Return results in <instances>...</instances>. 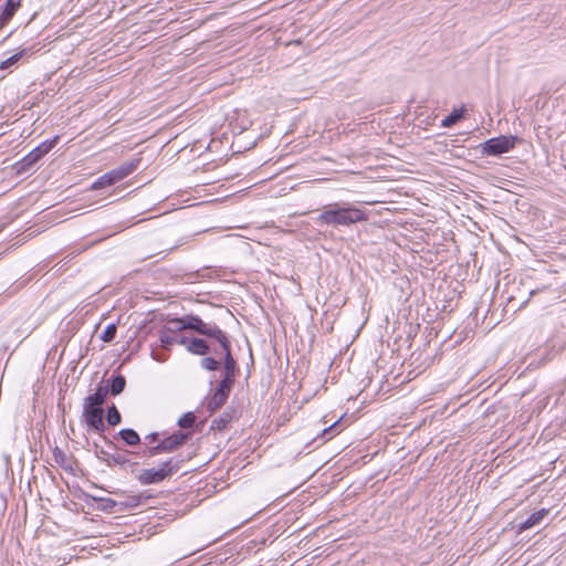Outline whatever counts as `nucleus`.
<instances>
[{
  "label": "nucleus",
  "instance_id": "nucleus-35",
  "mask_svg": "<svg viewBox=\"0 0 566 566\" xmlns=\"http://www.w3.org/2000/svg\"><path fill=\"white\" fill-rule=\"evenodd\" d=\"M535 293H536V291H535V290H533V291H531L530 295L532 296V295H534Z\"/></svg>",
  "mask_w": 566,
  "mask_h": 566
},
{
  "label": "nucleus",
  "instance_id": "nucleus-33",
  "mask_svg": "<svg viewBox=\"0 0 566 566\" xmlns=\"http://www.w3.org/2000/svg\"><path fill=\"white\" fill-rule=\"evenodd\" d=\"M220 310H222L227 315H231L229 310H224L222 306L220 307Z\"/></svg>",
  "mask_w": 566,
  "mask_h": 566
},
{
  "label": "nucleus",
  "instance_id": "nucleus-7",
  "mask_svg": "<svg viewBox=\"0 0 566 566\" xmlns=\"http://www.w3.org/2000/svg\"><path fill=\"white\" fill-rule=\"evenodd\" d=\"M184 462L180 458H170L161 463L158 469H145L138 475L137 480L143 485L157 484L170 478L180 470Z\"/></svg>",
  "mask_w": 566,
  "mask_h": 566
},
{
  "label": "nucleus",
  "instance_id": "nucleus-10",
  "mask_svg": "<svg viewBox=\"0 0 566 566\" xmlns=\"http://www.w3.org/2000/svg\"><path fill=\"white\" fill-rule=\"evenodd\" d=\"M521 138L516 135H500L481 143L476 148L483 156H501L511 151Z\"/></svg>",
  "mask_w": 566,
  "mask_h": 566
},
{
  "label": "nucleus",
  "instance_id": "nucleus-31",
  "mask_svg": "<svg viewBox=\"0 0 566 566\" xmlns=\"http://www.w3.org/2000/svg\"><path fill=\"white\" fill-rule=\"evenodd\" d=\"M532 346H535V350H539V349L542 348V347H541V345H538V343H537V342H534V343L532 344Z\"/></svg>",
  "mask_w": 566,
  "mask_h": 566
},
{
  "label": "nucleus",
  "instance_id": "nucleus-12",
  "mask_svg": "<svg viewBox=\"0 0 566 566\" xmlns=\"http://www.w3.org/2000/svg\"><path fill=\"white\" fill-rule=\"evenodd\" d=\"M22 0H6L0 6V30H2L20 9Z\"/></svg>",
  "mask_w": 566,
  "mask_h": 566
},
{
  "label": "nucleus",
  "instance_id": "nucleus-28",
  "mask_svg": "<svg viewBox=\"0 0 566 566\" xmlns=\"http://www.w3.org/2000/svg\"><path fill=\"white\" fill-rule=\"evenodd\" d=\"M355 358H360V356L350 355L348 358V369L349 370H352L356 365Z\"/></svg>",
  "mask_w": 566,
  "mask_h": 566
},
{
  "label": "nucleus",
  "instance_id": "nucleus-18",
  "mask_svg": "<svg viewBox=\"0 0 566 566\" xmlns=\"http://www.w3.org/2000/svg\"><path fill=\"white\" fill-rule=\"evenodd\" d=\"M117 436L129 447H135L140 443V437L134 429H122L118 431Z\"/></svg>",
  "mask_w": 566,
  "mask_h": 566
},
{
  "label": "nucleus",
  "instance_id": "nucleus-23",
  "mask_svg": "<svg viewBox=\"0 0 566 566\" xmlns=\"http://www.w3.org/2000/svg\"><path fill=\"white\" fill-rule=\"evenodd\" d=\"M195 422H196V416L193 412L189 411V412L184 413L179 418L178 426L181 429H191L193 427Z\"/></svg>",
  "mask_w": 566,
  "mask_h": 566
},
{
  "label": "nucleus",
  "instance_id": "nucleus-29",
  "mask_svg": "<svg viewBox=\"0 0 566 566\" xmlns=\"http://www.w3.org/2000/svg\"><path fill=\"white\" fill-rule=\"evenodd\" d=\"M64 458V452L60 449H55L54 451V459L56 462H60V460H62Z\"/></svg>",
  "mask_w": 566,
  "mask_h": 566
},
{
  "label": "nucleus",
  "instance_id": "nucleus-25",
  "mask_svg": "<svg viewBox=\"0 0 566 566\" xmlns=\"http://www.w3.org/2000/svg\"><path fill=\"white\" fill-rule=\"evenodd\" d=\"M98 501L102 503V510L107 512H113L114 507L117 505L116 501H114L113 499L102 497Z\"/></svg>",
  "mask_w": 566,
  "mask_h": 566
},
{
  "label": "nucleus",
  "instance_id": "nucleus-17",
  "mask_svg": "<svg viewBox=\"0 0 566 566\" xmlns=\"http://www.w3.org/2000/svg\"><path fill=\"white\" fill-rule=\"evenodd\" d=\"M467 113V109L464 106L461 108H454L448 116H446L441 122V127H452L457 123H459L461 119L464 118Z\"/></svg>",
  "mask_w": 566,
  "mask_h": 566
},
{
  "label": "nucleus",
  "instance_id": "nucleus-5",
  "mask_svg": "<svg viewBox=\"0 0 566 566\" xmlns=\"http://www.w3.org/2000/svg\"><path fill=\"white\" fill-rule=\"evenodd\" d=\"M238 373L237 361L233 356H224L222 379L219 381L213 395L207 401V410L212 413L220 409L227 401Z\"/></svg>",
  "mask_w": 566,
  "mask_h": 566
},
{
  "label": "nucleus",
  "instance_id": "nucleus-16",
  "mask_svg": "<svg viewBox=\"0 0 566 566\" xmlns=\"http://www.w3.org/2000/svg\"><path fill=\"white\" fill-rule=\"evenodd\" d=\"M234 417V410L231 408L226 409L218 418L213 419L211 430L223 431Z\"/></svg>",
  "mask_w": 566,
  "mask_h": 566
},
{
  "label": "nucleus",
  "instance_id": "nucleus-2",
  "mask_svg": "<svg viewBox=\"0 0 566 566\" xmlns=\"http://www.w3.org/2000/svg\"><path fill=\"white\" fill-rule=\"evenodd\" d=\"M369 218L367 210L347 201L325 205L314 221L319 226H328L333 229L350 228L356 223L365 222Z\"/></svg>",
  "mask_w": 566,
  "mask_h": 566
},
{
  "label": "nucleus",
  "instance_id": "nucleus-32",
  "mask_svg": "<svg viewBox=\"0 0 566 566\" xmlns=\"http://www.w3.org/2000/svg\"><path fill=\"white\" fill-rule=\"evenodd\" d=\"M53 350H54V354H56V352H57V347H54L53 349H50V350L48 352V355H51Z\"/></svg>",
  "mask_w": 566,
  "mask_h": 566
},
{
  "label": "nucleus",
  "instance_id": "nucleus-21",
  "mask_svg": "<svg viewBox=\"0 0 566 566\" xmlns=\"http://www.w3.org/2000/svg\"><path fill=\"white\" fill-rule=\"evenodd\" d=\"M223 363L214 359L212 356H206L202 361H201V366L208 370H220L221 375L220 377L222 378V367H223Z\"/></svg>",
  "mask_w": 566,
  "mask_h": 566
},
{
  "label": "nucleus",
  "instance_id": "nucleus-4",
  "mask_svg": "<svg viewBox=\"0 0 566 566\" xmlns=\"http://www.w3.org/2000/svg\"><path fill=\"white\" fill-rule=\"evenodd\" d=\"M186 314L179 317L169 318L159 334V343L163 349L171 350L176 346L184 347L192 354L195 347L191 346L192 333L188 328L180 327Z\"/></svg>",
  "mask_w": 566,
  "mask_h": 566
},
{
  "label": "nucleus",
  "instance_id": "nucleus-3",
  "mask_svg": "<svg viewBox=\"0 0 566 566\" xmlns=\"http://www.w3.org/2000/svg\"><path fill=\"white\" fill-rule=\"evenodd\" d=\"M108 394V388L104 386H99L94 394L88 395L83 405V420L87 426L88 432H96L102 436L105 443L112 448L117 449V447L112 442L104 432L106 430V424L104 422V403L106 401Z\"/></svg>",
  "mask_w": 566,
  "mask_h": 566
},
{
  "label": "nucleus",
  "instance_id": "nucleus-14",
  "mask_svg": "<svg viewBox=\"0 0 566 566\" xmlns=\"http://www.w3.org/2000/svg\"><path fill=\"white\" fill-rule=\"evenodd\" d=\"M542 354H560L566 350V342L560 336L545 339Z\"/></svg>",
  "mask_w": 566,
  "mask_h": 566
},
{
  "label": "nucleus",
  "instance_id": "nucleus-1",
  "mask_svg": "<svg viewBox=\"0 0 566 566\" xmlns=\"http://www.w3.org/2000/svg\"><path fill=\"white\" fill-rule=\"evenodd\" d=\"M180 327L192 333V354H232L231 337L216 322L205 321L198 314H186Z\"/></svg>",
  "mask_w": 566,
  "mask_h": 566
},
{
  "label": "nucleus",
  "instance_id": "nucleus-37",
  "mask_svg": "<svg viewBox=\"0 0 566 566\" xmlns=\"http://www.w3.org/2000/svg\"><path fill=\"white\" fill-rule=\"evenodd\" d=\"M253 355H250L251 363L253 364Z\"/></svg>",
  "mask_w": 566,
  "mask_h": 566
},
{
  "label": "nucleus",
  "instance_id": "nucleus-30",
  "mask_svg": "<svg viewBox=\"0 0 566 566\" xmlns=\"http://www.w3.org/2000/svg\"><path fill=\"white\" fill-rule=\"evenodd\" d=\"M151 357H153L154 359H156L157 361H160V363L165 361V359H163V357H164V356H157V355H154V356H151Z\"/></svg>",
  "mask_w": 566,
  "mask_h": 566
},
{
  "label": "nucleus",
  "instance_id": "nucleus-15",
  "mask_svg": "<svg viewBox=\"0 0 566 566\" xmlns=\"http://www.w3.org/2000/svg\"><path fill=\"white\" fill-rule=\"evenodd\" d=\"M547 514L548 510L546 509H541L539 511L534 512L523 523L518 525V532H524L538 525Z\"/></svg>",
  "mask_w": 566,
  "mask_h": 566
},
{
  "label": "nucleus",
  "instance_id": "nucleus-8",
  "mask_svg": "<svg viewBox=\"0 0 566 566\" xmlns=\"http://www.w3.org/2000/svg\"><path fill=\"white\" fill-rule=\"evenodd\" d=\"M140 161V157L133 158L132 160L120 165L119 167L112 169L111 171H107L93 182L92 189L101 190L119 182L120 180L125 179L127 176L133 174L139 167Z\"/></svg>",
  "mask_w": 566,
  "mask_h": 566
},
{
  "label": "nucleus",
  "instance_id": "nucleus-19",
  "mask_svg": "<svg viewBox=\"0 0 566 566\" xmlns=\"http://www.w3.org/2000/svg\"><path fill=\"white\" fill-rule=\"evenodd\" d=\"M125 385H126L125 377L122 375H118V376H115L112 378L108 390L111 391V394L113 396H117L124 390Z\"/></svg>",
  "mask_w": 566,
  "mask_h": 566
},
{
  "label": "nucleus",
  "instance_id": "nucleus-9",
  "mask_svg": "<svg viewBox=\"0 0 566 566\" xmlns=\"http://www.w3.org/2000/svg\"><path fill=\"white\" fill-rule=\"evenodd\" d=\"M192 436L191 431L177 430L170 436L161 439L158 443L151 447H146L143 451L145 457H155L165 452H174L184 446Z\"/></svg>",
  "mask_w": 566,
  "mask_h": 566
},
{
  "label": "nucleus",
  "instance_id": "nucleus-27",
  "mask_svg": "<svg viewBox=\"0 0 566 566\" xmlns=\"http://www.w3.org/2000/svg\"><path fill=\"white\" fill-rule=\"evenodd\" d=\"M146 440L149 441V443L159 442V432H151L145 437Z\"/></svg>",
  "mask_w": 566,
  "mask_h": 566
},
{
  "label": "nucleus",
  "instance_id": "nucleus-13",
  "mask_svg": "<svg viewBox=\"0 0 566 566\" xmlns=\"http://www.w3.org/2000/svg\"><path fill=\"white\" fill-rule=\"evenodd\" d=\"M30 54H32V48L20 49L18 52L0 62V71L11 72L12 69L18 67L20 61L24 56H28Z\"/></svg>",
  "mask_w": 566,
  "mask_h": 566
},
{
  "label": "nucleus",
  "instance_id": "nucleus-6",
  "mask_svg": "<svg viewBox=\"0 0 566 566\" xmlns=\"http://www.w3.org/2000/svg\"><path fill=\"white\" fill-rule=\"evenodd\" d=\"M59 140L60 136L55 135L51 139H46L33 148L28 155H25L14 165L17 174L24 175L35 171L39 161L57 145Z\"/></svg>",
  "mask_w": 566,
  "mask_h": 566
},
{
  "label": "nucleus",
  "instance_id": "nucleus-22",
  "mask_svg": "<svg viewBox=\"0 0 566 566\" xmlns=\"http://www.w3.org/2000/svg\"><path fill=\"white\" fill-rule=\"evenodd\" d=\"M117 334V325L115 323L108 324L103 333L101 334L99 338L105 343H111L115 339Z\"/></svg>",
  "mask_w": 566,
  "mask_h": 566
},
{
  "label": "nucleus",
  "instance_id": "nucleus-11",
  "mask_svg": "<svg viewBox=\"0 0 566 566\" xmlns=\"http://www.w3.org/2000/svg\"><path fill=\"white\" fill-rule=\"evenodd\" d=\"M94 448L96 449L97 458H99L102 461H104L107 467H112V465L124 467L130 462L126 458L125 454L119 453V452L109 453L108 451L104 450L103 448H99V446L96 442H94Z\"/></svg>",
  "mask_w": 566,
  "mask_h": 566
},
{
  "label": "nucleus",
  "instance_id": "nucleus-34",
  "mask_svg": "<svg viewBox=\"0 0 566 566\" xmlns=\"http://www.w3.org/2000/svg\"><path fill=\"white\" fill-rule=\"evenodd\" d=\"M422 373V370H418L417 373H415V376L413 377H417L418 375H420Z\"/></svg>",
  "mask_w": 566,
  "mask_h": 566
},
{
  "label": "nucleus",
  "instance_id": "nucleus-36",
  "mask_svg": "<svg viewBox=\"0 0 566 566\" xmlns=\"http://www.w3.org/2000/svg\"><path fill=\"white\" fill-rule=\"evenodd\" d=\"M12 32L11 33H8V35L4 38V40H7L9 36H11Z\"/></svg>",
  "mask_w": 566,
  "mask_h": 566
},
{
  "label": "nucleus",
  "instance_id": "nucleus-24",
  "mask_svg": "<svg viewBox=\"0 0 566 566\" xmlns=\"http://www.w3.org/2000/svg\"><path fill=\"white\" fill-rule=\"evenodd\" d=\"M340 419H338L337 421H335L334 423H332L329 427L325 428L322 432V437L325 439V440H328L331 439L333 436L337 434L340 432Z\"/></svg>",
  "mask_w": 566,
  "mask_h": 566
},
{
  "label": "nucleus",
  "instance_id": "nucleus-26",
  "mask_svg": "<svg viewBox=\"0 0 566 566\" xmlns=\"http://www.w3.org/2000/svg\"><path fill=\"white\" fill-rule=\"evenodd\" d=\"M80 343H81V342H80L75 336H72V337L67 340V343H66L65 347L61 350V353H60V354H61V355H64L66 349H69L70 352H74V350L76 349L77 345H80Z\"/></svg>",
  "mask_w": 566,
  "mask_h": 566
},
{
  "label": "nucleus",
  "instance_id": "nucleus-20",
  "mask_svg": "<svg viewBox=\"0 0 566 566\" xmlns=\"http://www.w3.org/2000/svg\"><path fill=\"white\" fill-rule=\"evenodd\" d=\"M105 418L107 423L113 427L122 422V416L114 403L107 408V413Z\"/></svg>",
  "mask_w": 566,
  "mask_h": 566
}]
</instances>
